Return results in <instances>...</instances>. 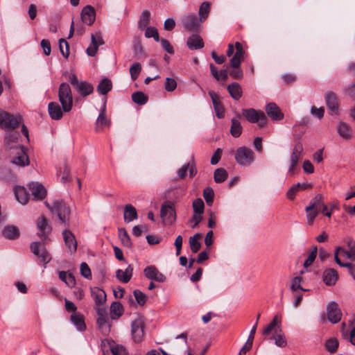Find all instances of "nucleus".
<instances>
[{
	"instance_id": "a211bd4d",
	"label": "nucleus",
	"mask_w": 355,
	"mask_h": 355,
	"mask_svg": "<svg viewBox=\"0 0 355 355\" xmlns=\"http://www.w3.org/2000/svg\"><path fill=\"white\" fill-rule=\"evenodd\" d=\"M96 19V12L92 6H86L81 12V19L87 25H92Z\"/></svg>"
},
{
	"instance_id": "680f3d73",
	"label": "nucleus",
	"mask_w": 355,
	"mask_h": 355,
	"mask_svg": "<svg viewBox=\"0 0 355 355\" xmlns=\"http://www.w3.org/2000/svg\"><path fill=\"white\" fill-rule=\"evenodd\" d=\"M235 48H236V53L234 55L235 57L239 58L240 60H243L244 58L245 51L243 49L242 44L240 42H236L235 43Z\"/></svg>"
},
{
	"instance_id": "f8f14e48",
	"label": "nucleus",
	"mask_w": 355,
	"mask_h": 355,
	"mask_svg": "<svg viewBox=\"0 0 355 355\" xmlns=\"http://www.w3.org/2000/svg\"><path fill=\"white\" fill-rule=\"evenodd\" d=\"M37 235L42 241L48 239V234L51 232V227L49 225L46 218L42 216L37 221Z\"/></svg>"
},
{
	"instance_id": "6e6d98bb",
	"label": "nucleus",
	"mask_w": 355,
	"mask_h": 355,
	"mask_svg": "<svg viewBox=\"0 0 355 355\" xmlns=\"http://www.w3.org/2000/svg\"><path fill=\"white\" fill-rule=\"evenodd\" d=\"M80 274L83 277L87 279H92V272L89 266L85 263L83 262L80 266Z\"/></svg>"
},
{
	"instance_id": "39448f33",
	"label": "nucleus",
	"mask_w": 355,
	"mask_h": 355,
	"mask_svg": "<svg viewBox=\"0 0 355 355\" xmlns=\"http://www.w3.org/2000/svg\"><path fill=\"white\" fill-rule=\"evenodd\" d=\"M243 116L250 123H257L259 128L265 126L267 123V117L261 110L254 108H245L241 110Z\"/></svg>"
},
{
	"instance_id": "2f4dec72",
	"label": "nucleus",
	"mask_w": 355,
	"mask_h": 355,
	"mask_svg": "<svg viewBox=\"0 0 355 355\" xmlns=\"http://www.w3.org/2000/svg\"><path fill=\"white\" fill-rule=\"evenodd\" d=\"M71 321L76 326L78 330L83 331L86 329L84 317L81 313L77 312L73 313L71 315Z\"/></svg>"
},
{
	"instance_id": "a18cd8bd",
	"label": "nucleus",
	"mask_w": 355,
	"mask_h": 355,
	"mask_svg": "<svg viewBox=\"0 0 355 355\" xmlns=\"http://www.w3.org/2000/svg\"><path fill=\"white\" fill-rule=\"evenodd\" d=\"M338 345L339 343L336 338H330L325 343V349L331 353H334L337 351Z\"/></svg>"
},
{
	"instance_id": "9b49d317",
	"label": "nucleus",
	"mask_w": 355,
	"mask_h": 355,
	"mask_svg": "<svg viewBox=\"0 0 355 355\" xmlns=\"http://www.w3.org/2000/svg\"><path fill=\"white\" fill-rule=\"evenodd\" d=\"M181 21L183 27L189 31L197 32L200 29V21L194 15H185L182 17Z\"/></svg>"
},
{
	"instance_id": "393cba45",
	"label": "nucleus",
	"mask_w": 355,
	"mask_h": 355,
	"mask_svg": "<svg viewBox=\"0 0 355 355\" xmlns=\"http://www.w3.org/2000/svg\"><path fill=\"white\" fill-rule=\"evenodd\" d=\"M230 96L235 101L239 100L243 96V90L239 83L234 82L227 87Z\"/></svg>"
},
{
	"instance_id": "a19ab883",
	"label": "nucleus",
	"mask_w": 355,
	"mask_h": 355,
	"mask_svg": "<svg viewBox=\"0 0 355 355\" xmlns=\"http://www.w3.org/2000/svg\"><path fill=\"white\" fill-rule=\"evenodd\" d=\"M227 172L223 168H218L215 170L214 174V181L216 183H222L227 178Z\"/></svg>"
},
{
	"instance_id": "a878e982",
	"label": "nucleus",
	"mask_w": 355,
	"mask_h": 355,
	"mask_svg": "<svg viewBox=\"0 0 355 355\" xmlns=\"http://www.w3.org/2000/svg\"><path fill=\"white\" fill-rule=\"evenodd\" d=\"M133 272V268L131 265H129L125 270H122L121 269H118L116 271V278L123 283H128L132 276Z\"/></svg>"
},
{
	"instance_id": "72a5a7b5",
	"label": "nucleus",
	"mask_w": 355,
	"mask_h": 355,
	"mask_svg": "<svg viewBox=\"0 0 355 355\" xmlns=\"http://www.w3.org/2000/svg\"><path fill=\"white\" fill-rule=\"evenodd\" d=\"M112 88V84L111 80L105 78H103L97 86V91L99 94L102 95L107 94Z\"/></svg>"
},
{
	"instance_id": "7c9ffc66",
	"label": "nucleus",
	"mask_w": 355,
	"mask_h": 355,
	"mask_svg": "<svg viewBox=\"0 0 355 355\" xmlns=\"http://www.w3.org/2000/svg\"><path fill=\"white\" fill-rule=\"evenodd\" d=\"M337 132L343 139H349L352 137V130L349 125L340 121L337 125Z\"/></svg>"
},
{
	"instance_id": "4be33fe9",
	"label": "nucleus",
	"mask_w": 355,
	"mask_h": 355,
	"mask_svg": "<svg viewBox=\"0 0 355 355\" xmlns=\"http://www.w3.org/2000/svg\"><path fill=\"white\" fill-rule=\"evenodd\" d=\"M187 45L191 50H197L204 47V42L199 35L192 34L188 37Z\"/></svg>"
},
{
	"instance_id": "ddd939ff",
	"label": "nucleus",
	"mask_w": 355,
	"mask_h": 355,
	"mask_svg": "<svg viewBox=\"0 0 355 355\" xmlns=\"http://www.w3.org/2000/svg\"><path fill=\"white\" fill-rule=\"evenodd\" d=\"M31 252L40 257V261L44 264H46L51 261V256L45 248L40 249V243L35 241L32 242L30 245Z\"/></svg>"
},
{
	"instance_id": "e433bc0d",
	"label": "nucleus",
	"mask_w": 355,
	"mask_h": 355,
	"mask_svg": "<svg viewBox=\"0 0 355 355\" xmlns=\"http://www.w3.org/2000/svg\"><path fill=\"white\" fill-rule=\"evenodd\" d=\"M323 196L322 194H317L310 202L309 205L307 206L305 209L306 211H309L313 209H318L320 207H323L324 205L323 204Z\"/></svg>"
},
{
	"instance_id": "6ab92c4d",
	"label": "nucleus",
	"mask_w": 355,
	"mask_h": 355,
	"mask_svg": "<svg viewBox=\"0 0 355 355\" xmlns=\"http://www.w3.org/2000/svg\"><path fill=\"white\" fill-rule=\"evenodd\" d=\"M266 112L272 120L279 121L283 119L284 114L275 103H269L266 105Z\"/></svg>"
},
{
	"instance_id": "79ce46f5",
	"label": "nucleus",
	"mask_w": 355,
	"mask_h": 355,
	"mask_svg": "<svg viewBox=\"0 0 355 355\" xmlns=\"http://www.w3.org/2000/svg\"><path fill=\"white\" fill-rule=\"evenodd\" d=\"M210 11V3L203 2L199 8L200 21L203 22L209 16Z\"/></svg>"
},
{
	"instance_id": "423d86ee",
	"label": "nucleus",
	"mask_w": 355,
	"mask_h": 355,
	"mask_svg": "<svg viewBox=\"0 0 355 355\" xmlns=\"http://www.w3.org/2000/svg\"><path fill=\"white\" fill-rule=\"evenodd\" d=\"M131 335L135 343L141 342L144 337V321L141 317L137 316L131 322Z\"/></svg>"
},
{
	"instance_id": "ea45409f",
	"label": "nucleus",
	"mask_w": 355,
	"mask_h": 355,
	"mask_svg": "<svg viewBox=\"0 0 355 355\" xmlns=\"http://www.w3.org/2000/svg\"><path fill=\"white\" fill-rule=\"evenodd\" d=\"M270 339L275 340V344L279 347H285L287 345L286 339L281 329H279V333L277 332Z\"/></svg>"
},
{
	"instance_id": "5701e85b",
	"label": "nucleus",
	"mask_w": 355,
	"mask_h": 355,
	"mask_svg": "<svg viewBox=\"0 0 355 355\" xmlns=\"http://www.w3.org/2000/svg\"><path fill=\"white\" fill-rule=\"evenodd\" d=\"M325 101L328 108L334 113H337L338 100L336 94L333 92H327L325 94Z\"/></svg>"
},
{
	"instance_id": "7ed1b4c3",
	"label": "nucleus",
	"mask_w": 355,
	"mask_h": 355,
	"mask_svg": "<svg viewBox=\"0 0 355 355\" xmlns=\"http://www.w3.org/2000/svg\"><path fill=\"white\" fill-rule=\"evenodd\" d=\"M23 119L20 114L14 115L10 112L0 110V128L7 130V132L15 131L22 123Z\"/></svg>"
},
{
	"instance_id": "6e6552de",
	"label": "nucleus",
	"mask_w": 355,
	"mask_h": 355,
	"mask_svg": "<svg viewBox=\"0 0 355 355\" xmlns=\"http://www.w3.org/2000/svg\"><path fill=\"white\" fill-rule=\"evenodd\" d=\"M160 216L162 219L168 223H173L176 219V214L174 204L170 201L162 204L160 210Z\"/></svg>"
},
{
	"instance_id": "f3484780",
	"label": "nucleus",
	"mask_w": 355,
	"mask_h": 355,
	"mask_svg": "<svg viewBox=\"0 0 355 355\" xmlns=\"http://www.w3.org/2000/svg\"><path fill=\"white\" fill-rule=\"evenodd\" d=\"M208 94L211 99L216 116L218 119H223L225 116V110L222 103L218 100L217 94L213 90L209 91Z\"/></svg>"
},
{
	"instance_id": "603ef678",
	"label": "nucleus",
	"mask_w": 355,
	"mask_h": 355,
	"mask_svg": "<svg viewBox=\"0 0 355 355\" xmlns=\"http://www.w3.org/2000/svg\"><path fill=\"white\" fill-rule=\"evenodd\" d=\"M145 36L147 38L153 37L156 42L159 41V36L157 28L153 26L147 27L145 31Z\"/></svg>"
},
{
	"instance_id": "052dcab7",
	"label": "nucleus",
	"mask_w": 355,
	"mask_h": 355,
	"mask_svg": "<svg viewBox=\"0 0 355 355\" xmlns=\"http://www.w3.org/2000/svg\"><path fill=\"white\" fill-rule=\"evenodd\" d=\"M110 349L113 355H126L125 349L121 345H111Z\"/></svg>"
},
{
	"instance_id": "c85d7f7f",
	"label": "nucleus",
	"mask_w": 355,
	"mask_h": 355,
	"mask_svg": "<svg viewBox=\"0 0 355 355\" xmlns=\"http://www.w3.org/2000/svg\"><path fill=\"white\" fill-rule=\"evenodd\" d=\"M76 89L80 95L85 97L93 92L94 87L91 83L87 81H80L78 85H77Z\"/></svg>"
},
{
	"instance_id": "774afa93",
	"label": "nucleus",
	"mask_w": 355,
	"mask_h": 355,
	"mask_svg": "<svg viewBox=\"0 0 355 355\" xmlns=\"http://www.w3.org/2000/svg\"><path fill=\"white\" fill-rule=\"evenodd\" d=\"M40 45L42 48L43 49V52L45 55H49L51 54V44L48 40L43 39L41 42Z\"/></svg>"
},
{
	"instance_id": "412c9836",
	"label": "nucleus",
	"mask_w": 355,
	"mask_h": 355,
	"mask_svg": "<svg viewBox=\"0 0 355 355\" xmlns=\"http://www.w3.org/2000/svg\"><path fill=\"white\" fill-rule=\"evenodd\" d=\"M322 278L324 283L327 286H331L336 284L338 279V275L335 269L327 268L323 272Z\"/></svg>"
},
{
	"instance_id": "c9c22d12",
	"label": "nucleus",
	"mask_w": 355,
	"mask_h": 355,
	"mask_svg": "<svg viewBox=\"0 0 355 355\" xmlns=\"http://www.w3.org/2000/svg\"><path fill=\"white\" fill-rule=\"evenodd\" d=\"M201 238L202 234L200 233H196L189 238V245L193 253H196L200 249L201 244L199 240L201 239Z\"/></svg>"
},
{
	"instance_id": "338daca9",
	"label": "nucleus",
	"mask_w": 355,
	"mask_h": 355,
	"mask_svg": "<svg viewBox=\"0 0 355 355\" xmlns=\"http://www.w3.org/2000/svg\"><path fill=\"white\" fill-rule=\"evenodd\" d=\"M282 78L285 84L293 83L297 80V76L293 73H284L282 76Z\"/></svg>"
},
{
	"instance_id": "c03bdc74",
	"label": "nucleus",
	"mask_w": 355,
	"mask_h": 355,
	"mask_svg": "<svg viewBox=\"0 0 355 355\" xmlns=\"http://www.w3.org/2000/svg\"><path fill=\"white\" fill-rule=\"evenodd\" d=\"M132 101L138 105H144L148 101V97L142 92H136L132 94Z\"/></svg>"
},
{
	"instance_id": "c756f323",
	"label": "nucleus",
	"mask_w": 355,
	"mask_h": 355,
	"mask_svg": "<svg viewBox=\"0 0 355 355\" xmlns=\"http://www.w3.org/2000/svg\"><path fill=\"white\" fill-rule=\"evenodd\" d=\"M15 195L17 201L22 205H26L29 200V194L23 187H16Z\"/></svg>"
},
{
	"instance_id": "4468645a",
	"label": "nucleus",
	"mask_w": 355,
	"mask_h": 355,
	"mask_svg": "<svg viewBox=\"0 0 355 355\" xmlns=\"http://www.w3.org/2000/svg\"><path fill=\"white\" fill-rule=\"evenodd\" d=\"M145 277L153 281L158 282H164L166 281L165 276L160 272L154 266H148L144 270Z\"/></svg>"
},
{
	"instance_id": "864d4df0",
	"label": "nucleus",
	"mask_w": 355,
	"mask_h": 355,
	"mask_svg": "<svg viewBox=\"0 0 355 355\" xmlns=\"http://www.w3.org/2000/svg\"><path fill=\"white\" fill-rule=\"evenodd\" d=\"M317 253H318V248L316 246H315L313 248V250H311V252H310V254H309L307 259L304 262L303 266L304 268H308L313 263V262L314 261V260L316 258Z\"/></svg>"
},
{
	"instance_id": "f257e3e1",
	"label": "nucleus",
	"mask_w": 355,
	"mask_h": 355,
	"mask_svg": "<svg viewBox=\"0 0 355 355\" xmlns=\"http://www.w3.org/2000/svg\"><path fill=\"white\" fill-rule=\"evenodd\" d=\"M19 133L17 131L6 133L3 148L12 164L24 167L28 166L30 162L23 146L19 143Z\"/></svg>"
},
{
	"instance_id": "09e8293b",
	"label": "nucleus",
	"mask_w": 355,
	"mask_h": 355,
	"mask_svg": "<svg viewBox=\"0 0 355 355\" xmlns=\"http://www.w3.org/2000/svg\"><path fill=\"white\" fill-rule=\"evenodd\" d=\"M203 197L208 205H211L214 202V192L211 187H206L203 190Z\"/></svg>"
},
{
	"instance_id": "aec40b11",
	"label": "nucleus",
	"mask_w": 355,
	"mask_h": 355,
	"mask_svg": "<svg viewBox=\"0 0 355 355\" xmlns=\"http://www.w3.org/2000/svg\"><path fill=\"white\" fill-rule=\"evenodd\" d=\"M91 295L95 302L96 306L103 305L106 302V293L99 287L91 288Z\"/></svg>"
},
{
	"instance_id": "13d9d810",
	"label": "nucleus",
	"mask_w": 355,
	"mask_h": 355,
	"mask_svg": "<svg viewBox=\"0 0 355 355\" xmlns=\"http://www.w3.org/2000/svg\"><path fill=\"white\" fill-rule=\"evenodd\" d=\"M300 191V182L293 184L287 191L286 197L293 200L295 198L296 193Z\"/></svg>"
},
{
	"instance_id": "b1692460",
	"label": "nucleus",
	"mask_w": 355,
	"mask_h": 355,
	"mask_svg": "<svg viewBox=\"0 0 355 355\" xmlns=\"http://www.w3.org/2000/svg\"><path fill=\"white\" fill-rule=\"evenodd\" d=\"M110 121L108 120L105 114V106L101 110L96 122V131L99 132L103 131V127H110Z\"/></svg>"
},
{
	"instance_id": "f704fd0d",
	"label": "nucleus",
	"mask_w": 355,
	"mask_h": 355,
	"mask_svg": "<svg viewBox=\"0 0 355 355\" xmlns=\"http://www.w3.org/2000/svg\"><path fill=\"white\" fill-rule=\"evenodd\" d=\"M110 313L112 320H117L122 315L123 306L119 302H113L110 306Z\"/></svg>"
},
{
	"instance_id": "4c0bfd02",
	"label": "nucleus",
	"mask_w": 355,
	"mask_h": 355,
	"mask_svg": "<svg viewBox=\"0 0 355 355\" xmlns=\"http://www.w3.org/2000/svg\"><path fill=\"white\" fill-rule=\"evenodd\" d=\"M118 231L119 239L123 246L130 248L132 246V241L126 230L123 227H121L119 228Z\"/></svg>"
},
{
	"instance_id": "de8ad7c7",
	"label": "nucleus",
	"mask_w": 355,
	"mask_h": 355,
	"mask_svg": "<svg viewBox=\"0 0 355 355\" xmlns=\"http://www.w3.org/2000/svg\"><path fill=\"white\" fill-rule=\"evenodd\" d=\"M59 49L61 54L65 58H67L69 55V45L68 42L64 39L59 40Z\"/></svg>"
},
{
	"instance_id": "2eb2a0df",
	"label": "nucleus",
	"mask_w": 355,
	"mask_h": 355,
	"mask_svg": "<svg viewBox=\"0 0 355 355\" xmlns=\"http://www.w3.org/2000/svg\"><path fill=\"white\" fill-rule=\"evenodd\" d=\"M28 186L35 199L42 200L46 197V190L41 183L31 182Z\"/></svg>"
},
{
	"instance_id": "e2e57ef3",
	"label": "nucleus",
	"mask_w": 355,
	"mask_h": 355,
	"mask_svg": "<svg viewBox=\"0 0 355 355\" xmlns=\"http://www.w3.org/2000/svg\"><path fill=\"white\" fill-rule=\"evenodd\" d=\"M223 153V150L221 148H217L212 155L210 162L212 165H216L218 164L221 158V155Z\"/></svg>"
},
{
	"instance_id": "cd10ccee",
	"label": "nucleus",
	"mask_w": 355,
	"mask_h": 355,
	"mask_svg": "<svg viewBox=\"0 0 355 355\" xmlns=\"http://www.w3.org/2000/svg\"><path fill=\"white\" fill-rule=\"evenodd\" d=\"M236 116L238 118H233L231 120L232 125L230 128V133L234 137H239L241 133L243 128L239 121V119L241 118V116L239 114H236Z\"/></svg>"
},
{
	"instance_id": "69168bd1",
	"label": "nucleus",
	"mask_w": 355,
	"mask_h": 355,
	"mask_svg": "<svg viewBox=\"0 0 355 355\" xmlns=\"http://www.w3.org/2000/svg\"><path fill=\"white\" fill-rule=\"evenodd\" d=\"M162 48L168 53L174 54V49L171 45L170 42L166 39H162L159 40Z\"/></svg>"
},
{
	"instance_id": "0eeeda50",
	"label": "nucleus",
	"mask_w": 355,
	"mask_h": 355,
	"mask_svg": "<svg viewBox=\"0 0 355 355\" xmlns=\"http://www.w3.org/2000/svg\"><path fill=\"white\" fill-rule=\"evenodd\" d=\"M303 150V146L301 142H297L293 148L290 159V166L288 173L291 175L295 174V171L297 168L298 162Z\"/></svg>"
},
{
	"instance_id": "1a4fd4ad",
	"label": "nucleus",
	"mask_w": 355,
	"mask_h": 355,
	"mask_svg": "<svg viewBox=\"0 0 355 355\" xmlns=\"http://www.w3.org/2000/svg\"><path fill=\"white\" fill-rule=\"evenodd\" d=\"M53 214H56L62 223H66L69 219L70 210L63 200L54 201Z\"/></svg>"
},
{
	"instance_id": "49530a36",
	"label": "nucleus",
	"mask_w": 355,
	"mask_h": 355,
	"mask_svg": "<svg viewBox=\"0 0 355 355\" xmlns=\"http://www.w3.org/2000/svg\"><path fill=\"white\" fill-rule=\"evenodd\" d=\"M129 71L132 80H135L141 71V66L139 62H135L130 66Z\"/></svg>"
},
{
	"instance_id": "bf43d9fd",
	"label": "nucleus",
	"mask_w": 355,
	"mask_h": 355,
	"mask_svg": "<svg viewBox=\"0 0 355 355\" xmlns=\"http://www.w3.org/2000/svg\"><path fill=\"white\" fill-rule=\"evenodd\" d=\"M302 282V277H300V276H297L295 277H294L293 279H292V282H291V290L293 291V292H295L297 290L300 289L302 288L301 286V283Z\"/></svg>"
},
{
	"instance_id": "37998d69",
	"label": "nucleus",
	"mask_w": 355,
	"mask_h": 355,
	"mask_svg": "<svg viewBox=\"0 0 355 355\" xmlns=\"http://www.w3.org/2000/svg\"><path fill=\"white\" fill-rule=\"evenodd\" d=\"M97 324L100 330L103 334H107L110 331L111 325L110 324L108 318H97Z\"/></svg>"
},
{
	"instance_id": "5fc2aeb1",
	"label": "nucleus",
	"mask_w": 355,
	"mask_h": 355,
	"mask_svg": "<svg viewBox=\"0 0 355 355\" xmlns=\"http://www.w3.org/2000/svg\"><path fill=\"white\" fill-rule=\"evenodd\" d=\"M177 87V82L174 78L167 77L164 83V88L167 92H173Z\"/></svg>"
},
{
	"instance_id": "f03ea898",
	"label": "nucleus",
	"mask_w": 355,
	"mask_h": 355,
	"mask_svg": "<svg viewBox=\"0 0 355 355\" xmlns=\"http://www.w3.org/2000/svg\"><path fill=\"white\" fill-rule=\"evenodd\" d=\"M58 98L62 107L57 102H51L48 105V112L53 120H60L63 116V112H69L73 107V96L69 84L62 83L58 89Z\"/></svg>"
},
{
	"instance_id": "0e129e2a",
	"label": "nucleus",
	"mask_w": 355,
	"mask_h": 355,
	"mask_svg": "<svg viewBox=\"0 0 355 355\" xmlns=\"http://www.w3.org/2000/svg\"><path fill=\"white\" fill-rule=\"evenodd\" d=\"M92 44L98 47L104 44V41L101 34L96 33V35H92Z\"/></svg>"
},
{
	"instance_id": "dca6fc26",
	"label": "nucleus",
	"mask_w": 355,
	"mask_h": 355,
	"mask_svg": "<svg viewBox=\"0 0 355 355\" xmlns=\"http://www.w3.org/2000/svg\"><path fill=\"white\" fill-rule=\"evenodd\" d=\"M62 236L65 245L70 254L74 253L77 250V241L74 235L70 230H65L62 232Z\"/></svg>"
},
{
	"instance_id": "9d476101",
	"label": "nucleus",
	"mask_w": 355,
	"mask_h": 355,
	"mask_svg": "<svg viewBox=\"0 0 355 355\" xmlns=\"http://www.w3.org/2000/svg\"><path fill=\"white\" fill-rule=\"evenodd\" d=\"M328 320L332 324L339 322L342 318V312L335 301L330 302L327 306Z\"/></svg>"
},
{
	"instance_id": "4d7b16f0",
	"label": "nucleus",
	"mask_w": 355,
	"mask_h": 355,
	"mask_svg": "<svg viewBox=\"0 0 355 355\" xmlns=\"http://www.w3.org/2000/svg\"><path fill=\"white\" fill-rule=\"evenodd\" d=\"M135 298L139 305H144L146 302V295L139 290L133 292Z\"/></svg>"
},
{
	"instance_id": "8fccbe9b",
	"label": "nucleus",
	"mask_w": 355,
	"mask_h": 355,
	"mask_svg": "<svg viewBox=\"0 0 355 355\" xmlns=\"http://www.w3.org/2000/svg\"><path fill=\"white\" fill-rule=\"evenodd\" d=\"M150 12L148 10H144L140 16L139 21L138 22V26L141 28H144L146 27L150 21Z\"/></svg>"
},
{
	"instance_id": "bb28decb",
	"label": "nucleus",
	"mask_w": 355,
	"mask_h": 355,
	"mask_svg": "<svg viewBox=\"0 0 355 355\" xmlns=\"http://www.w3.org/2000/svg\"><path fill=\"white\" fill-rule=\"evenodd\" d=\"M138 215L134 206L130 204L124 206L123 218L125 223H130L137 219Z\"/></svg>"
},
{
	"instance_id": "58836bf2",
	"label": "nucleus",
	"mask_w": 355,
	"mask_h": 355,
	"mask_svg": "<svg viewBox=\"0 0 355 355\" xmlns=\"http://www.w3.org/2000/svg\"><path fill=\"white\" fill-rule=\"evenodd\" d=\"M59 278L69 287H73L76 284L75 277L71 273L68 274L65 271H60Z\"/></svg>"
},
{
	"instance_id": "20e7f679",
	"label": "nucleus",
	"mask_w": 355,
	"mask_h": 355,
	"mask_svg": "<svg viewBox=\"0 0 355 355\" xmlns=\"http://www.w3.org/2000/svg\"><path fill=\"white\" fill-rule=\"evenodd\" d=\"M234 159L239 166H250L255 160V154L252 149L241 146L236 150Z\"/></svg>"
},
{
	"instance_id": "473e14b6",
	"label": "nucleus",
	"mask_w": 355,
	"mask_h": 355,
	"mask_svg": "<svg viewBox=\"0 0 355 355\" xmlns=\"http://www.w3.org/2000/svg\"><path fill=\"white\" fill-rule=\"evenodd\" d=\"M2 234L9 240H14L19 237V230L14 225H8L3 229Z\"/></svg>"
},
{
	"instance_id": "3c124183",
	"label": "nucleus",
	"mask_w": 355,
	"mask_h": 355,
	"mask_svg": "<svg viewBox=\"0 0 355 355\" xmlns=\"http://www.w3.org/2000/svg\"><path fill=\"white\" fill-rule=\"evenodd\" d=\"M205 205L201 198H196L193 202V213L202 214L204 211Z\"/></svg>"
}]
</instances>
